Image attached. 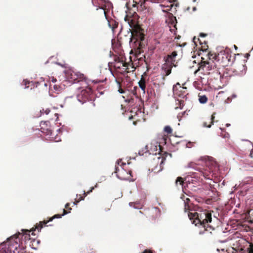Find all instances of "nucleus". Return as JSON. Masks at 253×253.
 <instances>
[{"label":"nucleus","instance_id":"nucleus-3","mask_svg":"<svg viewBox=\"0 0 253 253\" xmlns=\"http://www.w3.org/2000/svg\"><path fill=\"white\" fill-rule=\"evenodd\" d=\"M157 154L160 155L157 158H166L172 156L170 153L164 151L162 146L157 142H155L146 145L144 149L139 151L138 155H136V157L139 156L148 157L150 155L156 156Z\"/></svg>","mask_w":253,"mask_h":253},{"label":"nucleus","instance_id":"nucleus-46","mask_svg":"<svg viewBox=\"0 0 253 253\" xmlns=\"http://www.w3.org/2000/svg\"><path fill=\"white\" fill-rule=\"evenodd\" d=\"M44 85H45V86H47V84L44 83Z\"/></svg>","mask_w":253,"mask_h":253},{"label":"nucleus","instance_id":"nucleus-11","mask_svg":"<svg viewBox=\"0 0 253 253\" xmlns=\"http://www.w3.org/2000/svg\"><path fill=\"white\" fill-rule=\"evenodd\" d=\"M127 163L123 161V159H118L115 165V173H117L119 171V166H120L123 170L125 171L128 170V166L130 164V162L127 160Z\"/></svg>","mask_w":253,"mask_h":253},{"label":"nucleus","instance_id":"nucleus-19","mask_svg":"<svg viewBox=\"0 0 253 253\" xmlns=\"http://www.w3.org/2000/svg\"><path fill=\"white\" fill-rule=\"evenodd\" d=\"M215 114H216L215 112H214L211 115V118L210 119V120H211L210 124L208 125L206 122H205L203 125L204 126L209 127V128L211 127V125L213 124V120L215 118Z\"/></svg>","mask_w":253,"mask_h":253},{"label":"nucleus","instance_id":"nucleus-31","mask_svg":"<svg viewBox=\"0 0 253 253\" xmlns=\"http://www.w3.org/2000/svg\"><path fill=\"white\" fill-rule=\"evenodd\" d=\"M65 208L67 210H69V211H70L72 210V209L70 207V204L69 203H67L66 205H65Z\"/></svg>","mask_w":253,"mask_h":253},{"label":"nucleus","instance_id":"nucleus-35","mask_svg":"<svg viewBox=\"0 0 253 253\" xmlns=\"http://www.w3.org/2000/svg\"><path fill=\"white\" fill-rule=\"evenodd\" d=\"M146 1H151L152 2H159V0H144Z\"/></svg>","mask_w":253,"mask_h":253},{"label":"nucleus","instance_id":"nucleus-40","mask_svg":"<svg viewBox=\"0 0 253 253\" xmlns=\"http://www.w3.org/2000/svg\"><path fill=\"white\" fill-rule=\"evenodd\" d=\"M250 156L251 158H253V149L251 151V153H250Z\"/></svg>","mask_w":253,"mask_h":253},{"label":"nucleus","instance_id":"nucleus-14","mask_svg":"<svg viewBox=\"0 0 253 253\" xmlns=\"http://www.w3.org/2000/svg\"><path fill=\"white\" fill-rule=\"evenodd\" d=\"M147 80V74L146 73H144L143 75L141 76V79L138 82L139 86L141 89L143 94H145V93L146 83Z\"/></svg>","mask_w":253,"mask_h":253},{"label":"nucleus","instance_id":"nucleus-29","mask_svg":"<svg viewBox=\"0 0 253 253\" xmlns=\"http://www.w3.org/2000/svg\"><path fill=\"white\" fill-rule=\"evenodd\" d=\"M201 41L199 38H196L195 37H194L193 39V42H194V43L197 45V42H198Z\"/></svg>","mask_w":253,"mask_h":253},{"label":"nucleus","instance_id":"nucleus-32","mask_svg":"<svg viewBox=\"0 0 253 253\" xmlns=\"http://www.w3.org/2000/svg\"><path fill=\"white\" fill-rule=\"evenodd\" d=\"M57 82V80L54 78V77H52L51 80V82L50 83H51L52 84H55V83Z\"/></svg>","mask_w":253,"mask_h":253},{"label":"nucleus","instance_id":"nucleus-22","mask_svg":"<svg viewBox=\"0 0 253 253\" xmlns=\"http://www.w3.org/2000/svg\"><path fill=\"white\" fill-rule=\"evenodd\" d=\"M121 60H125V57L123 56H118L117 55L114 56V62L113 63H118L119 62L121 61Z\"/></svg>","mask_w":253,"mask_h":253},{"label":"nucleus","instance_id":"nucleus-30","mask_svg":"<svg viewBox=\"0 0 253 253\" xmlns=\"http://www.w3.org/2000/svg\"><path fill=\"white\" fill-rule=\"evenodd\" d=\"M132 63H131V64L129 63V66L128 67L129 68V72L133 71L135 70V68L133 66H132Z\"/></svg>","mask_w":253,"mask_h":253},{"label":"nucleus","instance_id":"nucleus-36","mask_svg":"<svg viewBox=\"0 0 253 253\" xmlns=\"http://www.w3.org/2000/svg\"><path fill=\"white\" fill-rule=\"evenodd\" d=\"M142 253H153L152 251L150 250H145Z\"/></svg>","mask_w":253,"mask_h":253},{"label":"nucleus","instance_id":"nucleus-25","mask_svg":"<svg viewBox=\"0 0 253 253\" xmlns=\"http://www.w3.org/2000/svg\"><path fill=\"white\" fill-rule=\"evenodd\" d=\"M179 183L180 185H182L184 183V181L183 178L181 177H178L176 180L175 184L176 185H178V183Z\"/></svg>","mask_w":253,"mask_h":253},{"label":"nucleus","instance_id":"nucleus-37","mask_svg":"<svg viewBox=\"0 0 253 253\" xmlns=\"http://www.w3.org/2000/svg\"><path fill=\"white\" fill-rule=\"evenodd\" d=\"M119 87H120L121 85H120V84L119 83ZM119 91L121 93H123L124 92V90L122 88H121V87L119 88Z\"/></svg>","mask_w":253,"mask_h":253},{"label":"nucleus","instance_id":"nucleus-12","mask_svg":"<svg viewBox=\"0 0 253 253\" xmlns=\"http://www.w3.org/2000/svg\"><path fill=\"white\" fill-rule=\"evenodd\" d=\"M177 56V51H174L170 54H168L167 56L164 58L166 63L171 64V66L174 67L176 66V63H175V58Z\"/></svg>","mask_w":253,"mask_h":253},{"label":"nucleus","instance_id":"nucleus-1","mask_svg":"<svg viewBox=\"0 0 253 253\" xmlns=\"http://www.w3.org/2000/svg\"><path fill=\"white\" fill-rule=\"evenodd\" d=\"M212 212L213 211L205 210L199 213L189 212L188 215L193 224L195 225L200 224L206 231L211 233L212 231L214 230L215 227L218 226L217 224L219 222L218 219L216 216H214L213 218H212Z\"/></svg>","mask_w":253,"mask_h":253},{"label":"nucleus","instance_id":"nucleus-41","mask_svg":"<svg viewBox=\"0 0 253 253\" xmlns=\"http://www.w3.org/2000/svg\"><path fill=\"white\" fill-rule=\"evenodd\" d=\"M77 199L75 200V201L74 202V205H77L79 202H77Z\"/></svg>","mask_w":253,"mask_h":253},{"label":"nucleus","instance_id":"nucleus-26","mask_svg":"<svg viewBox=\"0 0 253 253\" xmlns=\"http://www.w3.org/2000/svg\"><path fill=\"white\" fill-rule=\"evenodd\" d=\"M50 111V110L48 108H46L45 109L43 108L42 110H40V112L42 114L45 113L46 115L48 114Z\"/></svg>","mask_w":253,"mask_h":253},{"label":"nucleus","instance_id":"nucleus-15","mask_svg":"<svg viewBox=\"0 0 253 253\" xmlns=\"http://www.w3.org/2000/svg\"><path fill=\"white\" fill-rule=\"evenodd\" d=\"M97 187V184H96L94 187H92L87 192L84 191V196H82L81 195H77V198H78L77 200V202H79L82 200H84V197L86 196L88 194L92 192L93 190L94 189V188Z\"/></svg>","mask_w":253,"mask_h":253},{"label":"nucleus","instance_id":"nucleus-38","mask_svg":"<svg viewBox=\"0 0 253 253\" xmlns=\"http://www.w3.org/2000/svg\"><path fill=\"white\" fill-rule=\"evenodd\" d=\"M190 199H189V198H186V199L184 200V204H189V202H190Z\"/></svg>","mask_w":253,"mask_h":253},{"label":"nucleus","instance_id":"nucleus-39","mask_svg":"<svg viewBox=\"0 0 253 253\" xmlns=\"http://www.w3.org/2000/svg\"><path fill=\"white\" fill-rule=\"evenodd\" d=\"M207 34H204V33H200V36L201 37H205L207 36Z\"/></svg>","mask_w":253,"mask_h":253},{"label":"nucleus","instance_id":"nucleus-21","mask_svg":"<svg viewBox=\"0 0 253 253\" xmlns=\"http://www.w3.org/2000/svg\"><path fill=\"white\" fill-rule=\"evenodd\" d=\"M49 88L50 89H52V88L55 91H58L60 90V86L56 84H52L51 83H50L49 84Z\"/></svg>","mask_w":253,"mask_h":253},{"label":"nucleus","instance_id":"nucleus-24","mask_svg":"<svg viewBox=\"0 0 253 253\" xmlns=\"http://www.w3.org/2000/svg\"><path fill=\"white\" fill-rule=\"evenodd\" d=\"M248 216V218H250V221L253 222V210H251L249 211Z\"/></svg>","mask_w":253,"mask_h":253},{"label":"nucleus","instance_id":"nucleus-4","mask_svg":"<svg viewBox=\"0 0 253 253\" xmlns=\"http://www.w3.org/2000/svg\"><path fill=\"white\" fill-rule=\"evenodd\" d=\"M125 20L128 22L132 29L129 42H133L134 43H136V45L138 43L139 46H141V42L144 40L145 36L143 33V29L141 28L134 19L128 15L126 16Z\"/></svg>","mask_w":253,"mask_h":253},{"label":"nucleus","instance_id":"nucleus-16","mask_svg":"<svg viewBox=\"0 0 253 253\" xmlns=\"http://www.w3.org/2000/svg\"><path fill=\"white\" fill-rule=\"evenodd\" d=\"M173 66H171V64L166 63L164 64L163 66V69L164 70L166 76L169 75L171 72V68Z\"/></svg>","mask_w":253,"mask_h":253},{"label":"nucleus","instance_id":"nucleus-8","mask_svg":"<svg viewBox=\"0 0 253 253\" xmlns=\"http://www.w3.org/2000/svg\"><path fill=\"white\" fill-rule=\"evenodd\" d=\"M40 130L44 134L48 136V138L52 140L54 139V134L49 121H42L40 124Z\"/></svg>","mask_w":253,"mask_h":253},{"label":"nucleus","instance_id":"nucleus-17","mask_svg":"<svg viewBox=\"0 0 253 253\" xmlns=\"http://www.w3.org/2000/svg\"><path fill=\"white\" fill-rule=\"evenodd\" d=\"M216 54L215 53H212L211 52H209L207 54V56H208V58L210 60H212V62H213L214 61L217 60V56Z\"/></svg>","mask_w":253,"mask_h":253},{"label":"nucleus","instance_id":"nucleus-28","mask_svg":"<svg viewBox=\"0 0 253 253\" xmlns=\"http://www.w3.org/2000/svg\"><path fill=\"white\" fill-rule=\"evenodd\" d=\"M30 82L27 80H23L22 84L23 85H25V88H27L29 87V84H30Z\"/></svg>","mask_w":253,"mask_h":253},{"label":"nucleus","instance_id":"nucleus-20","mask_svg":"<svg viewBox=\"0 0 253 253\" xmlns=\"http://www.w3.org/2000/svg\"><path fill=\"white\" fill-rule=\"evenodd\" d=\"M198 97L199 101L202 104L206 103L208 101V98L205 95H200L199 94Z\"/></svg>","mask_w":253,"mask_h":253},{"label":"nucleus","instance_id":"nucleus-43","mask_svg":"<svg viewBox=\"0 0 253 253\" xmlns=\"http://www.w3.org/2000/svg\"><path fill=\"white\" fill-rule=\"evenodd\" d=\"M186 10H187V11H190V7H187L186 8Z\"/></svg>","mask_w":253,"mask_h":253},{"label":"nucleus","instance_id":"nucleus-44","mask_svg":"<svg viewBox=\"0 0 253 253\" xmlns=\"http://www.w3.org/2000/svg\"><path fill=\"white\" fill-rule=\"evenodd\" d=\"M230 126V125L229 124H226V126L227 127H228V126Z\"/></svg>","mask_w":253,"mask_h":253},{"label":"nucleus","instance_id":"nucleus-18","mask_svg":"<svg viewBox=\"0 0 253 253\" xmlns=\"http://www.w3.org/2000/svg\"><path fill=\"white\" fill-rule=\"evenodd\" d=\"M200 44L201 45L200 47L201 50L203 51H206L208 50L209 46L207 42L205 41L203 42L200 41Z\"/></svg>","mask_w":253,"mask_h":253},{"label":"nucleus","instance_id":"nucleus-5","mask_svg":"<svg viewBox=\"0 0 253 253\" xmlns=\"http://www.w3.org/2000/svg\"><path fill=\"white\" fill-rule=\"evenodd\" d=\"M78 100L84 104V108L86 111L92 110L95 104L94 101V95L92 89L87 87L86 88L81 90V92L78 95Z\"/></svg>","mask_w":253,"mask_h":253},{"label":"nucleus","instance_id":"nucleus-23","mask_svg":"<svg viewBox=\"0 0 253 253\" xmlns=\"http://www.w3.org/2000/svg\"><path fill=\"white\" fill-rule=\"evenodd\" d=\"M164 131L168 134L172 133V129L170 126H167L164 127Z\"/></svg>","mask_w":253,"mask_h":253},{"label":"nucleus","instance_id":"nucleus-42","mask_svg":"<svg viewBox=\"0 0 253 253\" xmlns=\"http://www.w3.org/2000/svg\"><path fill=\"white\" fill-rule=\"evenodd\" d=\"M196 9V7L195 6L193 7V11H195Z\"/></svg>","mask_w":253,"mask_h":253},{"label":"nucleus","instance_id":"nucleus-9","mask_svg":"<svg viewBox=\"0 0 253 253\" xmlns=\"http://www.w3.org/2000/svg\"><path fill=\"white\" fill-rule=\"evenodd\" d=\"M172 89L174 94L180 97L184 98L187 94V87L181 86L179 83L173 85Z\"/></svg>","mask_w":253,"mask_h":253},{"label":"nucleus","instance_id":"nucleus-48","mask_svg":"<svg viewBox=\"0 0 253 253\" xmlns=\"http://www.w3.org/2000/svg\"><path fill=\"white\" fill-rule=\"evenodd\" d=\"M249 56V53H247V56Z\"/></svg>","mask_w":253,"mask_h":253},{"label":"nucleus","instance_id":"nucleus-7","mask_svg":"<svg viewBox=\"0 0 253 253\" xmlns=\"http://www.w3.org/2000/svg\"><path fill=\"white\" fill-rule=\"evenodd\" d=\"M212 65L210 61H205L204 58L202 57V60L199 64L198 69L195 72V74L200 72L203 75H208L210 74V71L212 70Z\"/></svg>","mask_w":253,"mask_h":253},{"label":"nucleus","instance_id":"nucleus-10","mask_svg":"<svg viewBox=\"0 0 253 253\" xmlns=\"http://www.w3.org/2000/svg\"><path fill=\"white\" fill-rule=\"evenodd\" d=\"M113 64L114 67L116 69H123V72H129V63H127L125 60H121V61L118 63H112Z\"/></svg>","mask_w":253,"mask_h":253},{"label":"nucleus","instance_id":"nucleus-2","mask_svg":"<svg viewBox=\"0 0 253 253\" xmlns=\"http://www.w3.org/2000/svg\"><path fill=\"white\" fill-rule=\"evenodd\" d=\"M70 211H67V210H66L65 209L63 210V213L62 214H57L53 216L52 217L49 218L48 220H44L42 221H40L39 223H37L35 227H33L30 230H27V229H22L21 232H18V233L15 234L18 240V245H19V242H20V237L19 236H21V247H20V249H25V251H26V246H25V247L23 246V242H24V244L25 245L29 244V246H32V248L35 249V247H33V243L35 242V240L33 239L32 240L30 237V233L32 232V235H35L34 232L36 231V229L38 230V231L39 232L41 231L42 228L43 227V226H46V224L49 222L52 221V220L55 218H61L62 216L67 214L68 213L70 212Z\"/></svg>","mask_w":253,"mask_h":253},{"label":"nucleus","instance_id":"nucleus-33","mask_svg":"<svg viewBox=\"0 0 253 253\" xmlns=\"http://www.w3.org/2000/svg\"><path fill=\"white\" fill-rule=\"evenodd\" d=\"M164 160L165 159H162V161H161V163L160 165V169L158 170V171H161L163 169V167L162 166V165L163 164Z\"/></svg>","mask_w":253,"mask_h":253},{"label":"nucleus","instance_id":"nucleus-27","mask_svg":"<svg viewBox=\"0 0 253 253\" xmlns=\"http://www.w3.org/2000/svg\"><path fill=\"white\" fill-rule=\"evenodd\" d=\"M184 210L185 212L189 211L190 210V206L189 204H184Z\"/></svg>","mask_w":253,"mask_h":253},{"label":"nucleus","instance_id":"nucleus-47","mask_svg":"<svg viewBox=\"0 0 253 253\" xmlns=\"http://www.w3.org/2000/svg\"><path fill=\"white\" fill-rule=\"evenodd\" d=\"M249 56V53H247V56Z\"/></svg>","mask_w":253,"mask_h":253},{"label":"nucleus","instance_id":"nucleus-13","mask_svg":"<svg viewBox=\"0 0 253 253\" xmlns=\"http://www.w3.org/2000/svg\"><path fill=\"white\" fill-rule=\"evenodd\" d=\"M66 76L71 82H78L79 75L73 71H68L66 73Z\"/></svg>","mask_w":253,"mask_h":253},{"label":"nucleus","instance_id":"nucleus-6","mask_svg":"<svg viewBox=\"0 0 253 253\" xmlns=\"http://www.w3.org/2000/svg\"><path fill=\"white\" fill-rule=\"evenodd\" d=\"M235 55L226 51H221L217 55V62L221 64L222 66H227L232 64H235Z\"/></svg>","mask_w":253,"mask_h":253},{"label":"nucleus","instance_id":"nucleus-34","mask_svg":"<svg viewBox=\"0 0 253 253\" xmlns=\"http://www.w3.org/2000/svg\"><path fill=\"white\" fill-rule=\"evenodd\" d=\"M249 253H253V244L250 245V248Z\"/></svg>","mask_w":253,"mask_h":253},{"label":"nucleus","instance_id":"nucleus-45","mask_svg":"<svg viewBox=\"0 0 253 253\" xmlns=\"http://www.w3.org/2000/svg\"><path fill=\"white\" fill-rule=\"evenodd\" d=\"M207 158L210 159V158H213L212 157L208 156Z\"/></svg>","mask_w":253,"mask_h":253}]
</instances>
